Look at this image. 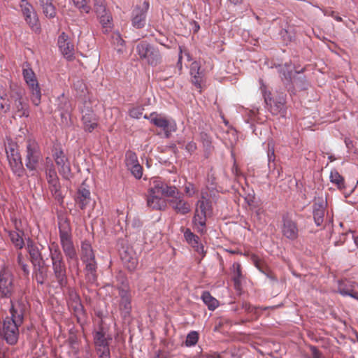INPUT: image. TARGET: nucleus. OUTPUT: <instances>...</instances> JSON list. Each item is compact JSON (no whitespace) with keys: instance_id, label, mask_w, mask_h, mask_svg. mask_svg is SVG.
<instances>
[{"instance_id":"1","label":"nucleus","mask_w":358,"mask_h":358,"mask_svg":"<svg viewBox=\"0 0 358 358\" xmlns=\"http://www.w3.org/2000/svg\"><path fill=\"white\" fill-rule=\"evenodd\" d=\"M166 188L169 186L158 178H153L150 182L147 195V205L152 210H164L166 201L163 196H166Z\"/></svg>"},{"instance_id":"2","label":"nucleus","mask_w":358,"mask_h":358,"mask_svg":"<svg viewBox=\"0 0 358 358\" xmlns=\"http://www.w3.org/2000/svg\"><path fill=\"white\" fill-rule=\"evenodd\" d=\"M59 238L60 243L63 252L66 257V259L70 264L71 262L75 264L77 271H79L78 268V258L76 250L72 241L71 229L67 223H63L59 225Z\"/></svg>"},{"instance_id":"3","label":"nucleus","mask_w":358,"mask_h":358,"mask_svg":"<svg viewBox=\"0 0 358 358\" xmlns=\"http://www.w3.org/2000/svg\"><path fill=\"white\" fill-rule=\"evenodd\" d=\"M212 202L204 193H201L200 199L196 203L193 223L197 231L201 234L206 231V219L212 214Z\"/></svg>"},{"instance_id":"4","label":"nucleus","mask_w":358,"mask_h":358,"mask_svg":"<svg viewBox=\"0 0 358 358\" xmlns=\"http://www.w3.org/2000/svg\"><path fill=\"white\" fill-rule=\"evenodd\" d=\"M13 113L20 117H29V106L25 97V91L18 86H13L10 94Z\"/></svg>"},{"instance_id":"5","label":"nucleus","mask_w":358,"mask_h":358,"mask_svg":"<svg viewBox=\"0 0 358 358\" xmlns=\"http://www.w3.org/2000/svg\"><path fill=\"white\" fill-rule=\"evenodd\" d=\"M166 189V196L169 197L168 203L176 213L185 215L191 211V205L184 199L182 194L176 187L169 186Z\"/></svg>"},{"instance_id":"6","label":"nucleus","mask_w":358,"mask_h":358,"mask_svg":"<svg viewBox=\"0 0 358 358\" xmlns=\"http://www.w3.org/2000/svg\"><path fill=\"white\" fill-rule=\"evenodd\" d=\"M136 49L139 59L148 64L156 66L161 62L162 57L159 50L147 41L139 42Z\"/></svg>"},{"instance_id":"7","label":"nucleus","mask_w":358,"mask_h":358,"mask_svg":"<svg viewBox=\"0 0 358 358\" xmlns=\"http://www.w3.org/2000/svg\"><path fill=\"white\" fill-rule=\"evenodd\" d=\"M17 289V284L12 271L3 267L0 271V294L2 297L11 298Z\"/></svg>"},{"instance_id":"8","label":"nucleus","mask_w":358,"mask_h":358,"mask_svg":"<svg viewBox=\"0 0 358 358\" xmlns=\"http://www.w3.org/2000/svg\"><path fill=\"white\" fill-rule=\"evenodd\" d=\"M42 160V154L38 143L34 139L26 141L25 165L29 170H35Z\"/></svg>"},{"instance_id":"9","label":"nucleus","mask_w":358,"mask_h":358,"mask_svg":"<svg viewBox=\"0 0 358 358\" xmlns=\"http://www.w3.org/2000/svg\"><path fill=\"white\" fill-rule=\"evenodd\" d=\"M119 296L120 300L119 302V309L123 318L129 317L131 311V294L129 286L126 280H122L121 285L118 286Z\"/></svg>"},{"instance_id":"10","label":"nucleus","mask_w":358,"mask_h":358,"mask_svg":"<svg viewBox=\"0 0 358 358\" xmlns=\"http://www.w3.org/2000/svg\"><path fill=\"white\" fill-rule=\"evenodd\" d=\"M20 326L21 324H17L12 319L6 317L0 329V335L8 344L15 345L19 338Z\"/></svg>"},{"instance_id":"11","label":"nucleus","mask_w":358,"mask_h":358,"mask_svg":"<svg viewBox=\"0 0 358 358\" xmlns=\"http://www.w3.org/2000/svg\"><path fill=\"white\" fill-rule=\"evenodd\" d=\"M280 231L284 238L294 241L299 236V229L297 222L293 217L288 215H283L280 224Z\"/></svg>"},{"instance_id":"12","label":"nucleus","mask_w":358,"mask_h":358,"mask_svg":"<svg viewBox=\"0 0 358 358\" xmlns=\"http://www.w3.org/2000/svg\"><path fill=\"white\" fill-rule=\"evenodd\" d=\"M144 118L150 120V122L155 126L163 129L166 137H169L172 132H175L177 129L175 120L162 114L152 113L149 116L145 115Z\"/></svg>"},{"instance_id":"13","label":"nucleus","mask_w":358,"mask_h":358,"mask_svg":"<svg viewBox=\"0 0 358 358\" xmlns=\"http://www.w3.org/2000/svg\"><path fill=\"white\" fill-rule=\"evenodd\" d=\"M20 7L24 20L30 28L34 31H39L41 26L38 17L32 5L27 0H21Z\"/></svg>"},{"instance_id":"14","label":"nucleus","mask_w":358,"mask_h":358,"mask_svg":"<svg viewBox=\"0 0 358 358\" xmlns=\"http://www.w3.org/2000/svg\"><path fill=\"white\" fill-rule=\"evenodd\" d=\"M80 111L85 131L92 132L98 126V123L96 115L92 109L90 102L85 101Z\"/></svg>"},{"instance_id":"15","label":"nucleus","mask_w":358,"mask_h":358,"mask_svg":"<svg viewBox=\"0 0 358 358\" xmlns=\"http://www.w3.org/2000/svg\"><path fill=\"white\" fill-rule=\"evenodd\" d=\"M94 343L96 346L98 358H110L108 338L103 327L94 332Z\"/></svg>"},{"instance_id":"16","label":"nucleus","mask_w":358,"mask_h":358,"mask_svg":"<svg viewBox=\"0 0 358 358\" xmlns=\"http://www.w3.org/2000/svg\"><path fill=\"white\" fill-rule=\"evenodd\" d=\"M149 2L143 1L137 5L131 13V24L136 29H141L145 27L146 22V13L149 9Z\"/></svg>"},{"instance_id":"17","label":"nucleus","mask_w":358,"mask_h":358,"mask_svg":"<svg viewBox=\"0 0 358 358\" xmlns=\"http://www.w3.org/2000/svg\"><path fill=\"white\" fill-rule=\"evenodd\" d=\"M7 158L11 169L17 176H21L24 172L21 157L16 145H10L6 148Z\"/></svg>"},{"instance_id":"18","label":"nucleus","mask_w":358,"mask_h":358,"mask_svg":"<svg viewBox=\"0 0 358 358\" xmlns=\"http://www.w3.org/2000/svg\"><path fill=\"white\" fill-rule=\"evenodd\" d=\"M51 261L54 276L57 282L61 287L65 286L67 282V277L66 267L63 257H55L51 259Z\"/></svg>"},{"instance_id":"19","label":"nucleus","mask_w":358,"mask_h":358,"mask_svg":"<svg viewBox=\"0 0 358 358\" xmlns=\"http://www.w3.org/2000/svg\"><path fill=\"white\" fill-rule=\"evenodd\" d=\"M11 307L10 313L11 317H6L8 319H12L18 324H22L24 322V315L27 311V304L22 301H14L10 299Z\"/></svg>"},{"instance_id":"20","label":"nucleus","mask_w":358,"mask_h":358,"mask_svg":"<svg viewBox=\"0 0 358 358\" xmlns=\"http://www.w3.org/2000/svg\"><path fill=\"white\" fill-rule=\"evenodd\" d=\"M264 101L268 106V109L273 115L283 114L285 112V98L281 94L278 97H271V94L264 95Z\"/></svg>"},{"instance_id":"21","label":"nucleus","mask_w":358,"mask_h":358,"mask_svg":"<svg viewBox=\"0 0 358 358\" xmlns=\"http://www.w3.org/2000/svg\"><path fill=\"white\" fill-rule=\"evenodd\" d=\"M327 204L326 199L322 197L315 198L314 200L313 214L317 226H321L324 222Z\"/></svg>"},{"instance_id":"22","label":"nucleus","mask_w":358,"mask_h":358,"mask_svg":"<svg viewBox=\"0 0 358 358\" xmlns=\"http://www.w3.org/2000/svg\"><path fill=\"white\" fill-rule=\"evenodd\" d=\"M53 157L58 166L59 173L64 176H68L71 172L70 163L62 150L55 148Z\"/></svg>"},{"instance_id":"23","label":"nucleus","mask_w":358,"mask_h":358,"mask_svg":"<svg viewBox=\"0 0 358 358\" xmlns=\"http://www.w3.org/2000/svg\"><path fill=\"white\" fill-rule=\"evenodd\" d=\"M58 46L62 55L69 60H71L74 55V46L69 41L68 36L62 32L58 37Z\"/></svg>"},{"instance_id":"24","label":"nucleus","mask_w":358,"mask_h":358,"mask_svg":"<svg viewBox=\"0 0 358 358\" xmlns=\"http://www.w3.org/2000/svg\"><path fill=\"white\" fill-rule=\"evenodd\" d=\"M267 157L268 166L269 168L268 178L271 180H276L280 177L281 171L279 169H275V164L272 165V163H274L275 159L274 145L272 141L268 142Z\"/></svg>"},{"instance_id":"25","label":"nucleus","mask_w":358,"mask_h":358,"mask_svg":"<svg viewBox=\"0 0 358 358\" xmlns=\"http://www.w3.org/2000/svg\"><path fill=\"white\" fill-rule=\"evenodd\" d=\"M356 282L350 280H340L338 282V292L343 296H350L358 300V292Z\"/></svg>"},{"instance_id":"26","label":"nucleus","mask_w":358,"mask_h":358,"mask_svg":"<svg viewBox=\"0 0 358 358\" xmlns=\"http://www.w3.org/2000/svg\"><path fill=\"white\" fill-rule=\"evenodd\" d=\"M91 201L90 192L85 187H80L76 196V203L78 207L83 210Z\"/></svg>"},{"instance_id":"27","label":"nucleus","mask_w":358,"mask_h":358,"mask_svg":"<svg viewBox=\"0 0 358 358\" xmlns=\"http://www.w3.org/2000/svg\"><path fill=\"white\" fill-rule=\"evenodd\" d=\"M85 279L87 282L94 284L97 280V264L96 261L84 263Z\"/></svg>"},{"instance_id":"28","label":"nucleus","mask_w":358,"mask_h":358,"mask_svg":"<svg viewBox=\"0 0 358 358\" xmlns=\"http://www.w3.org/2000/svg\"><path fill=\"white\" fill-rule=\"evenodd\" d=\"M231 272L233 274L232 279L234 281V289L238 292L241 293L242 289V278L243 275L241 273V264L238 262H234L231 266Z\"/></svg>"},{"instance_id":"29","label":"nucleus","mask_w":358,"mask_h":358,"mask_svg":"<svg viewBox=\"0 0 358 358\" xmlns=\"http://www.w3.org/2000/svg\"><path fill=\"white\" fill-rule=\"evenodd\" d=\"M80 259L83 263L96 261L91 244L87 241H84L81 244Z\"/></svg>"},{"instance_id":"30","label":"nucleus","mask_w":358,"mask_h":358,"mask_svg":"<svg viewBox=\"0 0 358 358\" xmlns=\"http://www.w3.org/2000/svg\"><path fill=\"white\" fill-rule=\"evenodd\" d=\"M28 250L31 262L35 266H41V264H44L45 262L41 253L40 248L38 246L29 244Z\"/></svg>"},{"instance_id":"31","label":"nucleus","mask_w":358,"mask_h":358,"mask_svg":"<svg viewBox=\"0 0 358 358\" xmlns=\"http://www.w3.org/2000/svg\"><path fill=\"white\" fill-rule=\"evenodd\" d=\"M251 261L255 267H257L262 273H264L268 278L272 280H277L273 273L267 268L264 262L259 257L255 255H252L251 256Z\"/></svg>"},{"instance_id":"32","label":"nucleus","mask_w":358,"mask_h":358,"mask_svg":"<svg viewBox=\"0 0 358 358\" xmlns=\"http://www.w3.org/2000/svg\"><path fill=\"white\" fill-rule=\"evenodd\" d=\"M15 224L17 231H9L8 235L11 242L15 246V248L22 249L24 245V239L22 238L24 232L22 230H20L17 228L16 223Z\"/></svg>"},{"instance_id":"33","label":"nucleus","mask_w":358,"mask_h":358,"mask_svg":"<svg viewBox=\"0 0 358 358\" xmlns=\"http://www.w3.org/2000/svg\"><path fill=\"white\" fill-rule=\"evenodd\" d=\"M43 14L48 18H53L56 15V8L53 0H39Z\"/></svg>"},{"instance_id":"34","label":"nucleus","mask_w":358,"mask_h":358,"mask_svg":"<svg viewBox=\"0 0 358 358\" xmlns=\"http://www.w3.org/2000/svg\"><path fill=\"white\" fill-rule=\"evenodd\" d=\"M201 299L210 310H215L219 306V301L212 296L208 292H203Z\"/></svg>"},{"instance_id":"35","label":"nucleus","mask_w":358,"mask_h":358,"mask_svg":"<svg viewBox=\"0 0 358 358\" xmlns=\"http://www.w3.org/2000/svg\"><path fill=\"white\" fill-rule=\"evenodd\" d=\"M23 76L29 87H34V85L38 84L35 73L31 69L24 68Z\"/></svg>"},{"instance_id":"36","label":"nucleus","mask_w":358,"mask_h":358,"mask_svg":"<svg viewBox=\"0 0 358 358\" xmlns=\"http://www.w3.org/2000/svg\"><path fill=\"white\" fill-rule=\"evenodd\" d=\"M330 181L337 185L338 189L345 188L344 178L336 171L332 170L329 176Z\"/></svg>"},{"instance_id":"37","label":"nucleus","mask_w":358,"mask_h":358,"mask_svg":"<svg viewBox=\"0 0 358 358\" xmlns=\"http://www.w3.org/2000/svg\"><path fill=\"white\" fill-rule=\"evenodd\" d=\"M242 308L245 310V311L251 315L252 319H257L259 315V310L262 309L260 307L253 306L250 303L243 301L241 304Z\"/></svg>"},{"instance_id":"38","label":"nucleus","mask_w":358,"mask_h":358,"mask_svg":"<svg viewBox=\"0 0 358 358\" xmlns=\"http://www.w3.org/2000/svg\"><path fill=\"white\" fill-rule=\"evenodd\" d=\"M98 20L101 25L103 31L104 33H108L113 27V17L111 14L110 13L104 16H101Z\"/></svg>"},{"instance_id":"39","label":"nucleus","mask_w":358,"mask_h":358,"mask_svg":"<svg viewBox=\"0 0 358 358\" xmlns=\"http://www.w3.org/2000/svg\"><path fill=\"white\" fill-rule=\"evenodd\" d=\"M31 95V100L33 104L38 106L41 103V92L38 84L34 85V87H29Z\"/></svg>"},{"instance_id":"40","label":"nucleus","mask_w":358,"mask_h":358,"mask_svg":"<svg viewBox=\"0 0 358 358\" xmlns=\"http://www.w3.org/2000/svg\"><path fill=\"white\" fill-rule=\"evenodd\" d=\"M8 101L6 90L0 85V110H4V112H6L9 109Z\"/></svg>"},{"instance_id":"41","label":"nucleus","mask_w":358,"mask_h":358,"mask_svg":"<svg viewBox=\"0 0 358 358\" xmlns=\"http://www.w3.org/2000/svg\"><path fill=\"white\" fill-rule=\"evenodd\" d=\"M49 189L55 199L59 202H62L63 197L60 191L59 181L54 183H49Z\"/></svg>"},{"instance_id":"42","label":"nucleus","mask_w":358,"mask_h":358,"mask_svg":"<svg viewBox=\"0 0 358 358\" xmlns=\"http://www.w3.org/2000/svg\"><path fill=\"white\" fill-rule=\"evenodd\" d=\"M199 334L196 331H190L186 337L185 345L187 347L194 346L199 341Z\"/></svg>"},{"instance_id":"43","label":"nucleus","mask_w":358,"mask_h":358,"mask_svg":"<svg viewBox=\"0 0 358 358\" xmlns=\"http://www.w3.org/2000/svg\"><path fill=\"white\" fill-rule=\"evenodd\" d=\"M200 140L203 144L205 152H210L212 149V141L210 136L205 132H201L200 134Z\"/></svg>"},{"instance_id":"44","label":"nucleus","mask_w":358,"mask_h":358,"mask_svg":"<svg viewBox=\"0 0 358 358\" xmlns=\"http://www.w3.org/2000/svg\"><path fill=\"white\" fill-rule=\"evenodd\" d=\"M45 173L48 184L58 182L57 173L55 170L54 165L52 163H51L50 169H46Z\"/></svg>"},{"instance_id":"45","label":"nucleus","mask_w":358,"mask_h":358,"mask_svg":"<svg viewBox=\"0 0 358 358\" xmlns=\"http://www.w3.org/2000/svg\"><path fill=\"white\" fill-rule=\"evenodd\" d=\"M184 236L186 241L194 247L198 244L199 237L194 234L189 229H187L184 232Z\"/></svg>"},{"instance_id":"46","label":"nucleus","mask_w":358,"mask_h":358,"mask_svg":"<svg viewBox=\"0 0 358 358\" xmlns=\"http://www.w3.org/2000/svg\"><path fill=\"white\" fill-rule=\"evenodd\" d=\"M184 192L188 197H192L198 192V189L193 183L187 182L184 185Z\"/></svg>"},{"instance_id":"47","label":"nucleus","mask_w":358,"mask_h":358,"mask_svg":"<svg viewBox=\"0 0 358 358\" xmlns=\"http://www.w3.org/2000/svg\"><path fill=\"white\" fill-rule=\"evenodd\" d=\"M126 165L127 168H130L132 166L136 165V164H138V159L136 155L131 151H129L126 153Z\"/></svg>"},{"instance_id":"48","label":"nucleus","mask_w":358,"mask_h":358,"mask_svg":"<svg viewBox=\"0 0 358 358\" xmlns=\"http://www.w3.org/2000/svg\"><path fill=\"white\" fill-rule=\"evenodd\" d=\"M46 277L47 272L43 268V264H41V266H38V270L36 271V280L38 283L43 284Z\"/></svg>"},{"instance_id":"49","label":"nucleus","mask_w":358,"mask_h":358,"mask_svg":"<svg viewBox=\"0 0 358 358\" xmlns=\"http://www.w3.org/2000/svg\"><path fill=\"white\" fill-rule=\"evenodd\" d=\"M74 4L77 8H78L82 12H85L86 13H89L91 8L87 3L86 0H73Z\"/></svg>"},{"instance_id":"50","label":"nucleus","mask_w":358,"mask_h":358,"mask_svg":"<svg viewBox=\"0 0 358 358\" xmlns=\"http://www.w3.org/2000/svg\"><path fill=\"white\" fill-rule=\"evenodd\" d=\"M203 74L201 75H196L192 76V83L196 87V88L199 90V92H201L202 90V83H203Z\"/></svg>"},{"instance_id":"51","label":"nucleus","mask_w":358,"mask_h":358,"mask_svg":"<svg viewBox=\"0 0 358 358\" xmlns=\"http://www.w3.org/2000/svg\"><path fill=\"white\" fill-rule=\"evenodd\" d=\"M50 250V256L51 259H53L55 257H63L59 248V245L56 243H52L50 246H49Z\"/></svg>"},{"instance_id":"52","label":"nucleus","mask_w":358,"mask_h":358,"mask_svg":"<svg viewBox=\"0 0 358 358\" xmlns=\"http://www.w3.org/2000/svg\"><path fill=\"white\" fill-rule=\"evenodd\" d=\"M128 169L131 171V173L136 178L140 179L142 177L143 169L139 163L136 164V165L131 166Z\"/></svg>"},{"instance_id":"53","label":"nucleus","mask_w":358,"mask_h":358,"mask_svg":"<svg viewBox=\"0 0 358 358\" xmlns=\"http://www.w3.org/2000/svg\"><path fill=\"white\" fill-rule=\"evenodd\" d=\"M17 263L18 265L21 267L22 270L23 271L24 274L25 275H29V270L28 266L24 262L23 256L21 252L17 255Z\"/></svg>"},{"instance_id":"54","label":"nucleus","mask_w":358,"mask_h":358,"mask_svg":"<svg viewBox=\"0 0 358 358\" xmlns=\"http://www.w3.org/2000/svg\"><path fill=\"white\" fill-rule=\"evenodd\" d=\"M122 260L124 261L127 268L129 271H133L136 268V267L137 266V261L136 259L131 258L130 259H127V257H122Z\"/></svg>"},{"instance_id":"55","label":"nucleus","mask_w":358,"mask_h":358,"mask_svg":"<svg viewBox=\"0 0 358 358\" xmlns=\"http://www.w3.org/2000/svg\"><path fill=\"white\" fill-rule=\"evenodd\" d=\"M106 8L105 0H94V10L95 13L98 11L102 12V10H104Z\"/></svg>"},{"instance_id":"56","label":"nucleus","mask_w":358,"mask_h":358,"mask_svg":"<svg viewBox=\"0 0 358 358\" xmlns=\"http://www.w3.org/2000/svg\"><path fill=\"white\" fill-rule=\"evenodd\" d=\"M143 111V108L140 107V106L134 107V108H132L131 109H130L129 115L133 118L138 119L142 115Z\"/></svg>"},{"instance_id":"57","label":"nucleus","mask_w":358,"mask_h":358,"mask_svg":"<svg viewBox=\"0 0 358 358\" xmlns=\"http://www.w3.org/2000/svg\"><path fill=\"white\" fill-rule=\"evenodd\" d=\"M203 74L202 71H200V65L198 62H194L191 64L190 67V75L191 76L196 75H201Z\"/></svg>"},{"instance_id":"58","label":"nucleus","mask_w":358,"mask_h":358,"mask_svg":"<svg viewBox=\"0 0 358 358\" xmlns=\"http://www.w3.org/2000/svg\"><path fill=\"white\" fill-rule=\"evenodd\" d=\"M59 108L62 110L66 113H69L72 110V106L70 102L65 99V103H64V106L62 105V103L59 105Z\"/></svg>"},{"instance_id":"59","label":"nucleus","mask_w":358,"mask_h":358,"mask_svg":"<svg viewBox=\"0 0 358 358\" xmlns=\"http://www.w3.org/2000/svg\"><path fill=\"white\" fill-rule=\"evenodd\" d=\"M113 38L114 43H116L117 45L123 46L124 44V41L121 38L120 33H114L113 34Z\"/></svg>"},{"instance_id":"60","label":"nucleus","mask_w":358,"mask_h":358,"mask_svg":"<svg viewBox=\"0 0 358 358\" xmlns=\"http://www.w3.org/2000/svg\"><path fill=\"white\" fill-rule=\"evenodd\" d=\"M185 148L189 153L192 154L196 150L197 147L195 142L190 141L185 145Z\"/></svg>"},{"instance_id":"61","label":"nucleus","mask_w":358,"mask_h":358,"mask_svg":"<svg viewBox=\"0 0 358 358\" xmlns=\"http://www.w3.org/2000/svg\"><path fill=\"white\" fill-rule=\"evenodd\" d=\"M255 213H256V216L259 222V224H264L265 220L262 219V216L264 214V210H262V208H259L256 210Z\"/></svg>"},{"instance_id":"62","label":"nucleus","mask_w":358,"mask_h":358,"mask_svg":"<svg viewBox=\"0 0 358 358\" xmlns=\"http://www.w3.org/2000/svg\"><path fill=\"white\" fill-rule=\"evenodd\" d=\"M183 55H185L187 57V58L189 61H190L192 59L189 52L186 50H182V48L180 47V55H179V59H178V64H180L181 59L183 57Z\"/></svg>"},{"instance_id":"63","label":"nucleus","mask_w":358,"mask_h":358,"mask_svg":"<svg viewBox=\"0 0 358 358\" xmlns=\"http://www.w3.org/2000/svg\"><path fill=\"white\" fill-rule=\"evenodd\" d=\"M310 349L311 355L313 358H320L321 357V353L317 350V348L316 347L311 346Z\"/></svg>"},{"instance_id":"64","label":"nucleus","mask_w":358,"mask_h":358,"mask_svg":"<svg viewBox=\"0 0 358 358\" xmlns=\"http://www.w3.org/2000/svg\"><path fill=\"white\" fill-rule=\"evenodd\" d=\"M95 13L96 15L97 18L99 19V18L101 17V16H104V15H106L108 14H110V12L109 11V10L108 8H106L104 10H102V12L101 11H98V12H96Z\"/></svg>"}]
</instances>
